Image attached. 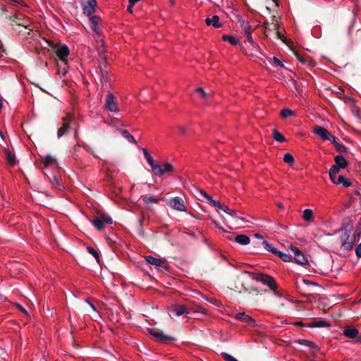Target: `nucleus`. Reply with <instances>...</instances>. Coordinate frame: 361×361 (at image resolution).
<instances>
[{"label": "nucleus", "instance_id": "nucleus-54", "mask_svg": "<svg viewBox=\"0 0 361 361\" xmlns=\"http://www.w3.org/2000/svg\"><path fill=\"white\" fill-rule=\"evenodd\" d=\"M254 30V28H252L250 25H245L244 27H243V31L245 32V35H247V34H251L252 32V31Z\"/></svg>", "mask_w": 361, "mask_h": 361}, {"label": "nucleus", "instance_id": "nucleus-61", "mask_svg": "<svg viewBox=\"0 0 361 361\" xmlns=\"http://www.w3.org/2000/svg\"><path fill=\"white\" fill-rule=\"evenodd\" d=\"M331 138L330 139H327L326 140H329L331 141V142L334 145V147L336 146V143H338L337 141H336V137L334 135H332L331 133H330V135H329Z\"/></svg>", "mask_w": 361, "mask_h": 361}, {"label": "nucleus", "instance_id": "nucleus-52", "mask_svg": "<svg viewBox=\"0 0 361 361\" xmlns=\"http://www.w3.org/2000/svg\"><path fill=\"white\" fill-rule=\"evenodd\" d=\"M193 311L195 312H200V313H202L203 314H207V310L203 308L201 306H197L195 307L194 309H193Z\"/></svg>", "mask_w": 361, "mask_h": 361}, {"label": "nucleus", "instance_id": "nucleus-11", "mask_svg": "<svg viewBox=\"0 0 361 361\" xmlns=\"http://www.w3.org/2000/svg\"><path fill=\"white\" fill-rule=\"evenodd\" d=\"M234 317L240 320L243 322H244L247 326H255L256 325L255 320L252 318L250 315L246 314L245 312H239L236 314Z\"/></svg>", "mask_w": 361, "mask_h": 361}, {"label": "nucleus", "instance_id": "nucleus-39", "mask_svg": "<svg viewBox=\"0 0 361 361\" xmlns=\"http://www.w3.org/2000/svg\"><path fill=\"white\" fill-rule=\"evenodd\" d=\"M142 200L144 201L145 203L147 204V203H154V204H157L159 201V199H156L153 197H149V196H147V195H143L142 196Z\"/></svg>", "mask_w": 361, "mask_h": 361}, {"label": "nucleus", "instance_id": "nucleus-7", "mask_svg": "<svg viewBox=\"0 0 361 361\" xmlns=\"http://www.w3.org/2000/svg\"><path fill=\"white\" fill-rule=\"evenodd\" d=\"M104 109L111 112H118L119 111L115 97L111 93H109L106 97Z\"/></svg>", "mask_w": 361, "mask_h": 361}, {"label": "nucleus", "instance_id": "nucleus-20", "mask_svg": "<svg viewBox=\"0 0 361 361\" xmlns=\"http://www.w3.org/2000/svg\"><path fill=\"white\" fill-rule=\"evenodd\" d=\"M205 23L207 25H212L215 28H219L222 26L221 23L219 22V17L216 15L212 16L211 18H207L205 20Z\"/></svg>", "mask_w": 361, "mask_h": 361}, {"label": "nucleus", "instance_id": "nucleus-12", "mask_svg": "<svg viewBox=\"0 0 361 361\" xmlns=\"http://www.w3.org/2000/svg\"><path fill=\"white\" fill-rule=\"evenodd\" d=\"M190 309L187 308L185 306L180 304H175L169 307V311L173 313L176 316H180L184 314H189Z\"/></svg>", "mask_w": 361, "mask_h": 361}, {"label": "nucleus", "instance_id": "nucleus-4", "mask_svg": "<svg viewBox=\"0 0 361 361\" xmlns=\"http://www.w3.org/2000/svg\"><path fill=\"white\" fill-rule=\"evenodd\" d=\"M50 47L53 49L57 56L61 60L65 61L69 55V49L66 44H54L49 42Z\"/></svg>", "mask_w": 361, "mask_h": 361}, {"label": "nucleus", "instance_id": "nucleus-36", "mask_svg": "<svg viewBox=\"0 0 361 361\" xmlns=\"http://www.w3.org/2000/svg\"><path fill=\"white\" fill-rule=\"evenodd\" d=\"M262 245H264V247L267 250L271 252H272V253H274V255H276V252H278V250H277L275 247H274L272 246V245H271V244L269 243H268L267 241H266V240H263V241H262Z\"/></svg>", "mask_w": 361, "mask_h": 361}, {"label": "nucleus", "instance_id": "nucleus-60", "mask_svg": "<svg viewBox=\"0 0 361 361\" xmlns=\"http://www.w3.org/2000/svg\"><path fill=\"white\" fill-rule=\"evenodd\" d=\"M309 66L314 67L317 64V63L311 58L307 59V61L306 63Z\"/></svg>", "mask_w": 361, "mask_h": 361}, {"label": "nucleus", "instance_id": "nucleus-19", "mask_svg": "<svg viewBox=\"0 0 361 361\" xmlns=\"http://www.w3.org/2000/svg\"><path fill=\"white\" fill-rule=\"evenodd\" d=\"M343 335L349 338H357L360 336L358 329L352 326H346L343 330Z\"/></svg>", "mask_w": 361, "mask_h": 361}, {"label": "nucleus", "instance_id": "nucleus-46", "mask_svg": "<svg viewBox=\"0 0 361 361\" xmlns=\"http://www.w3.org/2000/svg\"><path fill=\"white\" fill-rule=\"evenodd\" d=\"M274 35H275L276 39H279L282 40L284 43L288 44L287 39L281 34V32H280L279 29H277L276 30H275Z\"/></svg>", "mask_w": 361, "mask_h": 361}, {"label": "nucleus", "instance_id": "nucleus-32", "mask_svg": "<svg viewBox=\"0 0 361 361\" xmlns=\"http://www.w3.org/2000/svg\"><path fill=\"white\" fill-rule=\"evenodd\" d=\"M272 132L273 137L275 140L281 142L286 141L285 137L281 133H280L276 129H273Z\"/></svg>", "mask_w": 361, "mask_h": 361}, {"label": "nucleus", "instance_id": "nucleus-29", "mask_svg": "<svg viewBox=\"0 0 361 361\" xmlns=\"http://www.w3.org/2000/svg\"><path fill=\"white\" fill-rule=\"evenodd\" d=\"M302 218L306 221L310 222L312 221L313 212L310 209H306L303 211Z\"/></svg>", "mask_w": 361, "mask_h": 361}, {"label": "nucleus", "instance_id": "nucleus-55", "mask_svg": "<svg viewBox=\"0 0 361 361\" xmlns=\"http://www.w3.org/2000/svg\"><path fill=\"white\" fill-rule=\"evenodd\" d=\"M220 228L221 229L222 232H224L226 234L225 237L226 238L230 240L232 239L233 236L234 235L233 233H231V232L226 231L225 229H224L223 227H220Z\"/></svg>", "mask_w": 361, "mask_h": 361}, {"label": "nucleus", "instance_id": "nucleus-45", "mask_svg": "<svg viewBox=\"0 0 361 361\" xmlns=\"http://www.w3.org/2000/svg\"><path fill=\"white\" fill-rule=\"evenodd\" d=\"M336 150L340 153H346L348 148L343 144L336 143L335 146Z\"/></svg>", "mask_w": 361, "mask_h": 361}, {"label": "nucleus", "instance_id": "nucleus-8", "mask_svg": "<svg viewBox=\"0 0 361 361\" xmlns=\"http://www.w3.org/2000/svg\"><path fill=\"white\" fill-rule=\"evenodd\" d=\"M150 334L157 341H159V342H161L164 343H169L173 340V338L172 336L165 334L162 331H157V330L151 331Z\"/></svg>", "mask_w": 361, "mask_h": 361}, {"label": "nucleus", "instance_id": "nucleus-27", "mask_svg": "<svg viewBox=\"0 0 361 361\" xmlns=\"http://www.w3.org/2000/svg\"><path fill=\"white\" fill-rule=\"evenodd\" d=\"M310 327H328L330 326V324L324 320L315 321L309 324Z\"/></svg>", "mask_w": 361, "mask_h": 361}, {"label": "nucleus", "instance_id": "nucleus-64", "mask_svg": "<svg viewBox=\"0 0 361 361\" xmlns=\"http://www.w3.org/2000/svg\"><path fill=\"white\" fill-rule=\"evenodd\" d=\"M271 23H279L278 18L275 16H272L271 18Z\"/></svg>", "mask_w": 361, "mask_h": 361}, {"label": "nucleus", "instance_id": "nucleus-48", "mask_svg": "<svg viewBox=\"0 0 361 361\" xmlns=\"http://www.w3.org/2000/svg\"><path fill=\"white\" fill-rule=\"evenodd\" d=\"M51 183L55 188H59L60 187V180L56 176H53V178L51 180Z\"/></svg>", "mask_w": 361, "mask_h": 361}, {"label": "nucleus", "instance_id": "nucleus-42", "mask_svg": "<svg viewBox=\"0 0 361 361\" xmlns=\"http://www.w3.org/2000/svg\"><path fill=\"white\" fill-rule=\"evenodd\" d=\"M87 250L90 254H91L95 258V259L97 260V262H99V255L95 249H94L92 247H87Z\"/></svg>", "mask_w": 361, "mask_h": 361}, {"label": "nucleus", "instance_id": "nucleus-3", "mask_svg": "<svg viewBox=\"0 0 361 361\" xmlns=\"http://www.w3.org/2000/svg\"><path fill=\"white\" fill-rule=\"evenodd\" d=\"M254 279L267 286L271 290L274 292L276 290L277 285L273 277L264 274H258L255 276Z\"/></svg>", "mask_w": 361, "mask_h": 361}, {"label": "nucleus", "instance_id": "nucleus-51", "mask_svg": "<svg viewBox=\"0 0 361 361\" xmlns=\"http://www.w3.org/2000/svg\"><path fill=\"white\" fill-rule=\"evenodd\" d=\"M355 224L353 219L350 218H345L341 226H353Z\"/></svg>", "mask_w": 361, "mask_h": 361}, {"label": "nucleus", "instance_id": "nucleus-63", "mask_svg": "<svg viewBox=\"0 0 361 361\" xmlns=\"http://www.w3.org/2000/svg\"><path fill=\"white\" fill-rule=\"evenodd\" d=\"M140 0H128V4L133 6H134L136 3H137L138 1H140Z\"/></svg>", "mask_w": 361, "mask_h": 361}, {"label": "nucleus", "instance_id": "nucleus-30", "mask_svg": "<svg viewBox=\"0 0 361 361\" xmlns=\"http://www.w3.org/2000/svg\"><path fill=\"white\" fill-rule=\"evenodd\" d=\"M220 210L231 215V216H233L235 214V212L234 210L231 209L228 207L223 204H220V206L219 207V208H217V211L219 212H220Z\"/></svg>", "mask_w": 361, "mask_h": 361}, {"label": "nucleus", "instance_id": "nucleus-24", "mask_svg": "<svg viewBox=\"0 0 361 361\" xmlns=\"http://www.w3.org/2000/svg\"><path fill=\"white\" fill-rule=\"evenodd\" d=\"M234 240L243 245H245L249 244L250 243V238L247 235L240 234L235 236Z\"/></svg>", "mask_w": 361, "mask_h": 361}, {"label": "nucleus", "instance_id": "nucleus-41", "mask_svg": "<svg viewBox=\"0 0 361 361\" xmlns=\"http://www.w3.org/2000/svg\"><path fill=\"white\" fill-rule=\"evenodd\" d=\"M294 55L295 56V57L297 58V59L300 62L302 63V64H306L307 61V59H306L305 57L302 56L300 55V54L295 50L294 49H291Z\"/></svg>", "mask_w": 361, "mask_h": 361}, {"label": "nucleus", "instance_id": "nucleus-6", "mask_svg": "<svg viewBox=\"0 0 361 361\" xmlns=\"http://www.w3.org/2000/svg\"><path fill=\"white\" fill-rule=\"evenodd\" d=\"M8 18L11 21V25L22 26L25 29L27 28L29 20L28 18H24L22 14L19 13L9 16Z\"/></svg>", "mask_w": 361, "mask_h": 361}, {"label": "nucleus", "instance_id": "nucleus-14", "mask_svg": "<svg viewBox=\"0 0 361 361\" xmlns=\"http://www.w3.org/2000/svg\"><path fill=\"white\" fill-rule=\"evenodd\" d=\"M169 206L176 210L178 211H185V206L184 204V201L181 197H175L171 198L169 200Z\"/></svg>", "mask_w": 361, "mask_h": 361}, {"label": "nucleus", "instance_id": "nucleus-35", "mask_svg": "<svg viewBox=\"0 0 361 361\" xmlns=\"http://www.w3.org/2000/svg\"><path fill=\"white\" fill-rule=\"evenodd\" d=\"M283 161L289 165H293L294 164L295 159L290 153H286L283 156Z\"/></svg>", "mask_w": 361, "mask_h": 361}, {"label": "nucleus", "instance_id": "nucleus-50", "mask_svg": "<svg viewBox=\"0 0 361 361\" xmlns=\"http://www.w3.org/2000/svg\"><path fill=\"white\" fill-rule=\"evenodd\" d=\"M221 355L226 361H238L234 357L226 353H223Z\"/></svg>", "mask_w": 361, "mask_h": 361}, {"label": "nucleus", "instance_id": "nucleus-37", "mask_svg": "<svg viewBox=\"0 0 361 361\" xmlns=\"http://www.w3.org/2000/svg\"><path fill=\"white\" fill-rule=\"evenodd\" d=\"M276 255H277L279 257H280L284 262H290L291 261L292 257L290 255L283 253L281 251L278 250Z\"/></svg>", "mask_w": 361, "mask_h": 361}, {"label": "nucleus", "instance_id": "nucleus-34", "mask_svg": "<svg viewBox=\"0 0 361 361\" xmlns=\"http://www.w3.org/2000/svg\"><path fill=\"white\" fill-rule=\"evenodd\" d=\"M281 116L283 118H287L290 116H294L295 114H294V111H293L291 109H283L281 111V114H280Z\"/></svg>", "mask_w": 361, "mask_h": 361}, {"label": "nucleus", "instance_id": "nucleus-17", "mask_svg": "<svg viewBox=\"0 0 361 361\" xmlns=\"http://www.w3.org/2000/svg\"><path fill=\"white\" fill-rule=\"evenodd\" d=\"M312 133L318 135L320 138H322L324 140L331 138L329 136L330 135V133L326 128L320 126H314L312 129Z\"/></svg>", "mask_w": 361, "mask_h": 361}, {"label": "nucleus", "instance_id": "nucleus-13", "mask_svg": "<svg viewBox=\"0 0 361 361\" xmlns=\"http://www.w3.org/2000/svg\"><path fill=\"white\" fill-rule=\"evenodd\" d=\"M157 166L159 167L158 169H152L154 176L160 177L164 173L173 171V166L169 163H166L163 166L159 164H157Z\"/></svg>", "mask_w": 361, "mask_h": 361}, {"label": "nucleus", "instance_id": "nucleus-47", "mask_svg": "<svg viewBox=\"0 0 361 361\" xmlns=\"http://www.w3.org/2000/svg\"><path fill=\"white\" fill-rule=\"evenodd\" d=\"M207 201L208 202L212 205L215 208H219V207L220 206V202L217 200H215L212 198V196H210L208 199H207Z\"/></svg>", "mask_w": 361, "mask_h": 361}, {"label": "nucleus", "instance_id": "nucleus-22", "mask_svg": "<svg viewBox=\"0 0 361 361\" xmlns=\"http://www.w3.org/2000/svg\"><path fill=\"white\" fill-rule=\"evenodd\" d=\"M100 20V18L97 16H93L90 17V24H91V29L98 33L99 32V21Z\"/></svg>", "mask_w": 361, "mask_h": 361}, {"label": "nucleus", "instance_id": "nucleus-56", "mask_svg": "<svg viewBox=\"0 0 361 361\" xmlns=\"http://www.w3.org/2000/svg\"><path fill=\"white\" fill-rule=\"evenodd\" d=\"M101 75L102 78V81H107L108 80V71L106 70L100 71Z\"/></svg>", "mask_w": 361, "mask_h": 361}, {"label": "nucleus", "instance_id": "nucleus-21", "mask_svg": "<svg viewBox=\"0 0 361 361\" xmlns=\"http://www.w3.org/2000/svg\"><path fill=\"white\" fill-rule=\"evenodd\" d=\"M335 164L340 169H345L348 166V162L340 155H337L334 157Z\"/></svg>", "mask_w": 361, "mask_h": 361}, {"label": "nucleus", "instance_id": "nucleus-58", "mask_svg": "<svg viewBox=\"0 0 361 361\" xmlns=\"http://www.w3.org/2000/svg\"><path fill=\"white\" fill-rule=\"evenodd\" d=\"M355 255L357 257H361V243L355 248Z\"/></svg>", "mask_w": 361, "mask_h": 361}, {"label": "nucleus", "instance_id": "nucleus-49", "mask_svg": "<svg viewBox=\"0 0 361 361\" xmlns=\"http://www.w3.org/2000/svg\"><path fill=\"white\" fill-rule=\"evenodd\" d=\"M299 343L302 344V345H305L310 346L311 348H314L315 346L314 343L308 340H305V339L300 340Z\"/></svg>", "mask_w": 361, "mask_h": 361}, {"label": "nucleus", "instance_id": "nucleus-5", "mask_svg": "<svg viewBox=\"0 0 361 361\" xmlns=\"http://www.w3.org/2000/svg\"><path fill=\"white\" fill-rule=\"evenodd\" d=\"M92 221L94 226H103L104 224L111 225L113 224V219L110 216L101 212L97 213Z\"/></svg>", "mask_w": 361, "mask_h": 361}, {"label": "nucleus", "instance_id": "nucleus-38", "mask_svg": "<svg viewBox=\"0 0 361 361\" xmlns=\"http://www.w3.org/2000/svg\"><path fill=\"white\" fill-rule=\"evenodd\" d=\"M145 157L147 159V161L148 164H149V166H151L152 170V169H158L159 167L157 166V164H155V162L154 161V159L150 155V154H146V156H145Z\"/></svg>", "mask_w": 361, "mask_h": 361}, {"label": "nucleus", "instance_id": "nucleus-43", "mask_svg": "<svg viewBox=\"0 0 361 361\" xmlns=\"http://www.w3.org/2000/svg\"><path fill=\"white\" fill-rule=\"evenodd\" d=\"M252 220H255V218L253 217H251L250 219H246L244 217H240L238 219L236 223L237 224H245V223H250L252 224H257L255 222H254Z\"/></svg>", "mask_w": 361, "mask_h": 361}, {"label": "nucleus", "instance_id": "nucleus-44", "mask_svg": "<svg viewBox=\"0 0 361 361\" xmlns=\"http://www.w3.org/2000/svg\"><path fill=\"white\" fill-rule=\"evenodd\" d=\"M340 170L341 169L336 164H334L330 168L329 171V176H335V175H337L339 173Z\"/></svg>", "mask_w": 361, "mask_h": 361}, {"label": "nucleus", "instance_id": "nucleus-9", "mask_svg": "<svg viewBox=\"0 0 361 361\" xmlns=\"http://www.w3.org/2000/svg\"><path fill=\"white\" fill-rule=\"evenodd\" d=\"M289 248L293 252L294 259L298 264L304 265L308 262L307 258L297 247L290 245Z\"/></svg>", "mask_w": 361, "mask_h": 361}, {"label": "nucleus", "instance_id": "nucleus-26", "mask_svg": "<svg viewBox=\"0 0 361 361\" xmlns=\"http://www.w3.org/2000/svg\"><path fill=\"white\" fill-rule=\"evenodd\" d=\"M195 92L200 95V97L204 99V101L209 100L210 98V94L207 93L202 87H197L195 89Z\"/></svg>", "mask_w": 361, "mask_h": 361}, {"label": "nucleus", "instance_id": "nucleus-33", "mask_svg": "<svg viewBox=\"0 0 361 361\" xmlns=\"http://www.w3.org/2000/svg\"><path fill=\"white\" fill-rule=\"evenodd\" d=\"M106 66H107V62H106V56H100V59L99 60V66H98L99 71L105 70Z\"/></svg>", "mask_w": 361, "mask_h": 361}, {"label": "nucleus", "instance_id": "nucleus-53", "mask_svg": "<svg viewBox=\"0 0 361 361\" xmlns=\"http://www.w3.org/2000/svg\"><path fill=\"white\" fill-rule=\"evenodd\" d=\"M245 37H246L245 41L250 42L253 47H256V48L257 47V45L255 44V43L253 41L251 34L245 35Z\"/></svg>", "mask_w": 361, "mask_h": 361}, {"label": "nucleus", "instance_id": "nucleus-31", "mask_svg": "<svg viewBox=\"0 0 361 361\" xmlns=\"http://www.w3.org/2000/svg\"><path fill=\"white\" fill-rule=\"evenodd\" d=\"M343 184V185L345 188L350 187L351 185V183L347 180L345 177L342 175L338 176L336 185Z\"/></svg>", "mask_w": 361, "mask_h": 361}, {"label": "nucleus", "instance_id": "nucleus-1", "mask_svg": "<svg viewBox=\"0 0 361 361\" xmlns=\"http://www.w3.org/2000/svg\"><path fill=\"white\" fill-rule=\"evenodd\" d=\"M338 232L341 234V246L348 251L353 248L355 243L361 235V231L354 229L353 227H343Z\"/></svg>", "mask_w": 361, "mask_h": 361}, {"label": "nucleus", "instance_id": "nucleus-25", "mask_svg": "<svg viewBox=\"0 0 361 361\" xmlns=\"http://www.w3.org/2000/svg\"><path fill=\"white\" fill-rule=\"evenodd\" d=\"M6 159L11 166H14L16 164L15 154L8 150L5 151Z\"/></svg>", "mask_w": 361, "mask_h": 361}, {"label": "nucleus", "instance_id": "nucleus-10", "mask_svg": "<svg viewBox=\"0 0 361 361\" xmlns=\"http://www.w3.org/2000/svg\"><path fill=\"white\" fill-rule=\"evenodd\" d=\"M72 119V116L69 114L63 118V122L62 126L58 130L57 132V137L59 138L66 135L70 129V122Z\"/></svg>", "mask_w": 361, "mask_h": 361}, {"label": "nucleus", "instance_id": "nucleus-57", "mask_svg": "<svg viewBox=\"0 0 361 361\" xmlns=\"http://www.w3.org/2000/svg\"><path fill=\"white\" fill-rule=\"evenodd\" d=\"M273 61L276 65H277L279 67L283 68L284 65L283 63L276 56L273 58Z\"/></svg>", "mask_w": 361, "mask_h": 361}, {"label": "nucleus", "instance_id": "nucleus-18", "mask_svg": "<svg viewBox=\"0 0 361 361\" xmlns=\"http://www.w3.org/2000/svg\"><path fill=\"white\" fill-rule=\"evenodd\" d=\"M145 260L157 268H166V262L164 259L155 258L152 256H146Z\"/></svg>", "mask_w": 361, "mask_h": 361}, {"label": "nucleus", "instance_id": "nucleus-15", "mask_svg": "<svg viewBox=\"0 0 361 361\" xmlns=\"http://www.w3.org/2000/svg\"><path fill=\"white\" fill-rule=\"evenodd\" d=\"M353 26L348 28V33L351 35V42L355 46H361V29L356 30L352 32Z\"/></svg>", "mask_w": 361, "mask_h": 361}, {"label": "nucleus", "instance_id": "nucleus-2", "mask_svg": "<svg viewBox=\"0 0 361 361\" xmlns=\"http://www.w3.org/2000/svg\"><path fill=\"white\" fill-rule=\"evenodd\" d=\"M80 5L84 15L90 17L96 11L97 0H80Z\"/></svg>", "mask_w": 361, "mask_h": 361}, {"label": "nucleus", "instance_id": "nucleus-23", "mask_svg": "<svg viewBox=\"0 0 361 361\" xmlns=\"http://www.w3.org/2000/svg\"><path fill=\"white\" fill-rule=\"evenodd\" d=\"M121 135L125 137L129 142H132L134 144H137L136 140L134 138V137L126 130L118 128L117 130Z\"/></svg>", "mask_w": 361, "mask_h": 361}, {"label": "nucleus", "instance_id": "nucleus-59", "mask_svg": "<svg viewBox=\"0 0 361 361\" xmlns=\"http://www.w3.org/2000/svg\"><path fill=\"white\" fill-rule=\"evenodd\" d=\"M198 192H200V195L202 197H204L205 199H208L211 195H208L204 190H198Z\"/></svg>", "mask_w": 361, "mask_h": 361}, {"label": "nucleus", "instance_id": "nucleus-40", "mask_svg": "<svg viewBox=\"0 0 361 361\" xmlns=\"http://www.w3.org/2000/svg\"><path fill=\"white\" fill-rule=\"evenodd\" d=\"M56 162V159L51 155H47L44 161V167H48Z\"/></svg>", "mask_w": 361, "mask_h": 361}, {"label": "nucleus", "instance_id": "nucleus-28", "mask_svg": "<svg viewBox=\"0 0 361 361\" xmlns=\"http://www.w3.org/2000/svg\"><path fill=\"white\" fill-rule=\"evenodd\" d=\"M222 40L228 42L234 46L237 45L238 43V40L236 37L232 35H224L222 36Z\"/></svg>", "mask_w": 361, "mask_h": 361}, {"label": "nucleus", "instance_id": "nucleus-16", "mask_svg": "<svg viewBox=\"0 0 361 361\" xmlns=\"http://www.w3.org/2000/svg\"><path fill=\"white\" fill-rule=\"evenodd\" d=\"M280 24L279 23H264V35L266 37H269L271 33H274L275 30L277 29H279Z\"/></svg>", "mask_w": 361, "mask_h": 361}, {"label": "nucleus", "instance_id": "nucleus-62", "mask_svg": "<svg viewBox=\"0 0 361 361\" xmlns=\"http://www.w3.org/2000/svg\"><path fill=\"white\" fill-rule=\"evenodd\" d=\"M329 177H330V178H331V181H332L334 183L336 184V181H337V178H338L337 176H336V175H335V176H329Z\"/></svg>", "mask_w": 361, "mask_h": 361}]
</instances>
